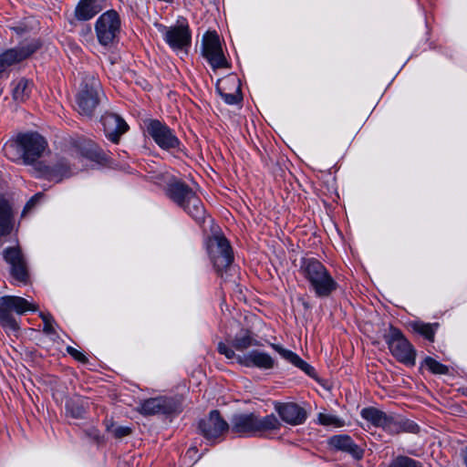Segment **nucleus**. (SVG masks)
I'll return each mask as SVG.
<instances>
[{"label": "nucleus", "mask_w": 467, "mask_h": 467, "mask_svg": "<svg viewBox=\"0 0 467 467\" xmlns=\"http://www.w3.org/2000/svg\"><path fill=\"white\" fill-rule=\"evenodd\" d=\"M105 7L106 0H80L75 8V16L79 21H88Z\"/></svg>", "instance_id": "nucleus-23"}, {"label": "nucleus", "mask_w": 467, "mask_h": 467, "mask_svg": "<svg viewBox=\"0 0 467 467\" xmlns=\"http://www.w3.org/2000/svg\"><path fill=\"white\" fill-rule=\"evenodd\" d=\"M384 339L391 355L400 363L413 367L416 362V349L405 337L400 329L390 326Z\"/></svg>", "instance_id": "nucleus-8"}, {"label": "nucleus", "mask_w": 467, "mask_h": 467, "mask_svg": "<svg viewBox=\"0 0 467 467\" xmlns=\"http://www.w3.org/2000/svg\"><path fill=\"white\" fill-rule=\"evenodd\" d=\"M227 83L234 88V92H225L219 84L216 86V91L226 104L235 105L242 100L239 80L236 78H232L227 80Z\"/></svg>", "instance_id": "nucleus-28"}, {"label": "nucleus", "mask_w": 467, "mask_h": 467, "mask_svg": "<svg viewBox=\"0 0 467 467\" xmlns=\"http://www.w3.org/2000/svg\"><path fill=\"white\" fill-rule=\"evenodd\" d=\"M13 229V213L9 202L0 196V238L10 234Z\"/></svg>", "instance_id": "nucleus-26"}, {"label": "nucleus", "mask_w": 467, "mask_h": 467, "mask_svg": "<svg viewBox=\"0 0 467 467\" xmlns=\"http://www.w3.org/2000/svg\"><path fill=\"white\" fill-rule=\"evenodd\" d=\"M206 246L215 271L222 278H224V273L234 261L230 243L223 235L215 234L208 238Z\"/></svg>", "instance_id": "nucleus-7"}, {"label": "nucleus", "mask_w": 467, "mask_h": 467, "mask_svg": "<svg viewBox=\"0 0 467 467\" xmlns=\"http://www.w3.org/2000/svg\"><path fill=\"white\" fill-rule=\"evenodd\" d=\"M328 444L337 451L348 453L355 460H361L364 456V449L356 444L348 435H334L329 438Z\"/></svg>", "instance_id": "nucleus-22"}, {"label": "nucleus", "mask_w": 467, "mask_h": 467, "mask_svg": "<svg viewBox=\"0 0 467 467\" xmlns=\"http://www.w3.org/2000/svg\"><path fill=\"white\" fill-rule=\"evenodd\" d=\"M159 31L166 44L175 51L188 48L192 43V33L186 20L178 21L175 26H159Z\"/></svg>", "instance_id": "nucleus-11"}, {"label": "nucleus", "mask_w": 467, "mask_h": 467, "mask_svg": "<svg viewBox=\"0 0 467 467\" xmlns=\"http://www.w3.org/2000/svg\"><path fill=\"white\" fill-rule=\"evenodd\" d=\"M47 147L46 140L36 132L20 133L9 140L3 148L4 153L12 161H22L32 164L39 159Z\"/></svg>", "instance_id": "nucleus-2"}, {"label": "nucleus", "mask_w": 467, "mask_h": 467, "mask_svg": "<svg viewBox=\"0 0 467 467\" xmlns=\"http://www.w3.org/2000/svg\"><path fill=\"white\" fill-rule=\"evenodd\" d=\"M41 317L44 322V325L46 324V322H54V319L50 315H41Z\"/></svg>", "instance_id": "nucleus-41"}, {"label": "nucleus", "mask_w": 467, "mask_h": 467, "mask_svg": "<svg viewBox=\"0 0 467 467\" xmlns=\"http://www.w3.org/2000/svg\"><path fill=\"white\" fill-rule=\"evenodd\" d=\"M464 463H465V465L467 467V451H466V454H465V457H464Z\"/></svg>", "instance_id": "nucleus-42"}, {"label": "nucleus", "mask_w": 467, "mask_h": 467, "mask_svg": "<svg viewBox=\"0 0 467 467\" xmlns=\"http://www.w3.org/2000/svg\"><path fill=\"white\" fill-rule=\"evenodd\" d=\"M439 327L438 323H415L413 326L414 330L424 337L427 340L433 342L435 333Z\"/></svg>", "instance_id": "nucleus-30"}, {"label": "nucleus", "mask_w": 467, "mask_h": 467, "mask_svg": "<svg viewBox=\"0 0 467 467\" xmlns=\"http://www.w3.org/2000/svg\"><path fill=\"white\" fill-rule=\"evenodd\" d=\"M424 364L434 374L445 375L449 372V368L447 366L440 363L431 357H427L424 359Z\"/></svg>", "instance_id": "nucleus-34"}, {"label": "nucleus", "mask_w": 467, "mask_h": 467, "mask_svg": "<svg viewBox=\"0 0 467 467\" xmlns=\"http://www.w3.org/2000/svg\"><path fill=\"white\" fill-rule=\"evenodd\" d=\"M220 354L225 356L228 359L235 358L236 361L247 368H258L260 369H272L275 365V359L267 353L260 350H252L244 355H237L223 342H220L217 347Z\"/></svg>", "instance_id": "nucleus-10"}, {"label": "nucleus", "mask_w": 467, "mask_h": 467, "mask_svg": "<svg viewBox=\"0 0 467 467\" xmlns=\"http://www.w3.org/2000/svg\"><path fill=\"white\" fill-rule=\"evenodd\" d=\"M67 351L76 360H78L83 364H86L88 362V358L86 357V355L84 353L80 352L79 350L76 349L75 348L68 346L67 348Z\"/></svg>", "instance_id": "nucleus-37"}, {"label": "nucleus", "mask_w": 467, "mask_h": 467, "mask_svg": "<svg viewBox=\"0 0 467 467\" xmlns=\"http://www.w3.org/2000/svg\"><path fill=\"white\" fill-rule=\"evenodd\" d=\"M81 154L85 158L98 163H106L109 157L100 147L92 141H88L81 148Z\"/></svg>", "instance_id": "nucleus-27"}, {"label": "nucleus", "mask_w": 467, "mask_h": 467, "mask_svg": "<svg viewBox=\"0 0 467 467\" xmlns=\"http://www.w3.org/2000/svg\"><path fill=\"white\" fill-rule=\"evenodd\" d=\"M67 414L74 419L85 417L86 410L79 400H69L66 402Z\"/></svg>", "instance_id": "nucleus-31"}, {"label": "nucleus", "mask_w": 467, "mask_h": 467, "mask_svg": "<svg viewBox=\"0 0 467 467\" xmlns=\"http://www.w3.org/2000/svg\"><path fill=\"white\" fill-rule=\"evenodd\" d=\"M146 129L148 134L161 149L170 150L180 147V140L164 122L159 119H149L146 121Z\"/></svg>", "instance_id": "nucleus-13"}, {"label": "nucleus", "mask_w": 467, "mask_h": 467, "mask_svg": "<svg viewBox=\"0 0 467 467\" xmlns=\"http://www.w3.org/2000/svg\"><path fill=\"white\" fill-rule=\"evenodd\" d=\"M4 258L10 265L12 276L19 283L26 284L29 280L27 265L19 247H8L3 252Z\"/></svg>", "instance_id": "nucleus-15"}, {"label": "nucleus", "mask_w": 467, "mask_h": 467, "mask_svg": "<svg viewBox=\"0 0 467 467\" xmlns=\"http://www.w3.org/2000/svg\"><path fill=\"white\" fill-rule=\"evenodd\" d=\"M41 196H42V195H41L40 193H37V194H36L35 196H33V197L30 199V201L26 203V209H30L31 207H33V206L35 205L36 202L39 198H41Z\"/></svg>", "instance_id": "nucleus-40"}, {"label": "nucleus", "mask_w": 467, "mask_h": 467, "mask_svg": "<svg viewBox=\"0 0 467 467\" xmlns=\"http://www.w3.org/2000/svg\"><path fill=\"white\" fill-rule=\"evenodd\" d=\"M104 96L100 81L94 75H85L76 95V109L85 117L93 116Z\"/></svg>", "instance_id": "nucleus-5"}, {"label": "nucleus", "mask_w": 467, "mask_h": 467, "mask_svg": "<svg viewBox=\"0 0 467 467\" xmlns=\"http://www.w3.org/2000/svg\"><path fill=\"white\" fill-rule=\"evenodd\" d=\"M105 425L107 431L111 432L116 439L124 438L131 433L130 428L126 426L115 427V424L112 420H107Z\"/></svg>", "instance_id": "nucleus-33"}, {"label": "nucleus", "mask_w": 467, "mask_h": 467, "mask_svg": "<svg viewBox=\"0 0 467 467\" xmlns=\"http://www.w3.org/2000/svg\"><path fill=\"white\" fill-rule=\"evenodd\" d=\"M100 122L106 137L113 143H118L120 137L129 130L127 122L113 112H105L101 116Z\"/></svg>", "instance_id": "nucleus-19"}, {"label": "nucleus", "mask_w": 467, "mask_h": 467, "mask_svg": "<svg viewBox=\"0 0 467 467\" xmlns=\"http://www.w3.org/2000/svg\"><path fill=\"white\" fill-rule=\"evenodd\" d=\"M121 31V20L116 10L110 9L99 16L95 23V32L99 43L104 47L112 46L118 41Z\"/></svg>", "instance_id": "nucleus-9"}, {"label": "nucleus", "mask_w": 467, "mask_h": 467, "mask_svg": "<svg viewBox=\"0 0 467 467\" xmlns=\"http://www.w3.org/2000/svg\"><path fill=\"white\" fill-rule=\"evenodd\" d=\"M54 322H46L43 327V332L47 336H57V332L53 327Z\"/></svg>", "instance_id": "nucleus-39"}, {"label": "nucleus", "mask_w": 467, "mask_h": 467, "mask_svg": "<svg viewBox=\"0 0 467 467\" xmlns=\"http://www.w3.org/2000/svg\"><path fill=\"white\" fill-rule=\"evenodd\" d=\"M281 427V420L274 413L264 417L255 412L237 413L230 423V431L239 437H262L278 431Z\"/></svg>", "instance_id": "nucleus-1"}, {"label": "nucleus", "mask_w": 467, "mask_h": 467, "mask_svg": "<svg viewBox=\"0 0 467 467\" xmlns=\"http://www.w3.org/2000/svg\"><path fill=\"white\" fill-rule=\"evenodd\" d=\"M318 422L324 426H331L332 425L335 427H342L344 425L343 420H341L337 417L331 415V414H326V413L318 414Z\"/></svg>", "instance_id": "nucleus-35"}, {"label": "nucleus", "mask_w": 467, "mask_h": 467, "mask_svg": "<svg viewBox=\"0 0 467 467\" xmlns=\"http://www.w3.org/2000/svg\"><path fill=\"white\" fill-rule=\"evenodd\" d=\"M39 47L40 42L37 39H33L16 47L5 50L0 54V66L2 69L5 71L7 67L27 58Z\"/></svg>", "instance_id": "nucleus-16"}, {"label": "nucleus", "mask_w": 467, "mask_h": 467, "mask_svg": "<svg viewBox=\"0 0 467 467\" xmlns=\"http://www.w3.org/2000/svg\"><path fill=\"white\" fill-rule=\"evenodd\" d=\"M13 99L17 102H25L31 95L34 83L26 78H20L13 83Z\"/></svg>", "instance_id": "nucleus-29"}, {"label": "nucleus", "mask_w": 467, "mask_h": 467, "mask_svg": "<svg viewBox=\"0 0 467 467\" xmlns=\"http://www.w3.org/2000/svg\"><path fill=\"white\" fill-rule=\"evenodd\" d=\"M396 424H397V433H400L402 431L417 433L420 430L419 425L417 423H415L413 420L404 419V418L400 417V415H397Z\"/></svg>", "instance_id": "nucleus-32"}, {"label": "nucleus", "mask_w": 467, "mask_h": 467, "mask_svg": "<svg viewBox=\"0 0 467 467\" xmlns=\"http://www.w3.org/2000/svg\"><path fill=\"white\" fill-rule=\"evenodd\" d=\"M33 303L21 296H5L0 297V325L7 333L16 334L19 324L14 314L21 316L27 311H35Z\"/></svg>", "instance_id": "nucleus-6"}, {"label": "nucleus", "mask_w": 467, "mask_h": 467, "mask_svg": "<svg viewBox=\"0 0 467 467\" xmlns=\"http://www.w3.org/2000/svg\"><path fill=\"white\" fill-rule=\"evenodd\" d=\"M232 347H230L234 351H244L251 347H258L261 346L258 340H256L254 337V334L249 329H241L235 337L233 338Z\"/></svg>", "instance_id": "nucleus-25"}, {"label": "nucleus", "mask_w": 467, "mask_h": 467, "mask_svg": "<svg viewBox=\"0 0 467 467\" xmlns=\"http://www.w3.org/2000/svg\"><path fill=\"white\" fill-rule=\"evenodd\" d=\"M389 467H422V465L411 458L400 456Z\"/></svg>", "instance_id": "nucleus-36"}, {"label": "nucleus", "mask_w": 467, "mask_h": 467, "mask_svg": "<svg viewBox=\"0 0 467 467\" xmlns=\"http://www.w3.org/2000/svg\"><path fill=\"white\" fill-rule=\"evenodd\" d=\"M273 349H275L284 359L287 360L295 367L300 368L309 377L314 378L316 376L315 368L304 361L295 352L284 348L282 346L277 344H271Z\"/></svg>", "instance_id": "nucleus-24"}, {"label": "nucleus", "mask_w": 467, "mask_h": 467, "mask_svg": "<svg viewBox=\"0 0 467 467\" xmlns=\"http://www.w3.org/2000/svg\"><path fill=\"white\" fill-rule=\"evenodd\" d=\"M39 175L47 180L59 182L73 174L70 164L64 159L58 160L53 165L36 164Z\"/></svg>", "instance_id": "nucleus-20"}, {"label": "nucleus", "mask_w": 467, "mask_h": 467, "mask_svg": "<svg viewBox=\"0 0 467 467\" xmlns=\"http://www.w3.org/2000/svg\"><path fill=\"white\" fill-rule=\"evenodd\" d=\"M175 410L172 400L165 397L150 398L140 402L138 411L146 416L170 414Z\"/></svg>", "instance_id": "nucleus-21"}, {"label": "nucleus", "mask_w": 467, "mask_h": 467, "mask_svg": "<svg viewBox=\"0 0 467 467\" xmlns=\"http://www.w3.org/2000/svg\"><path fill=\"white\" fill-rule=\"evenodd\" d=\"M202 54L213 69L229 67L223 53L219 36L215 31H208L203 35Z\"/></svg>", "instance_id": "nucleus-12"}, {"label": "nucleus", "mask_w": 467, "mask_h": 467, "mask_svg": "<svg viewBox=\"0 0 467 467\" xmlns=\"http://www.w3.org/2000/svg\"><path fill=\"white\" fill-rule=\"evenodd\" d=\"M201 434L210 442L216 443L222 436L230 431V425L216 410H212L208 417L201 420L198 424Z\"/></svg>", "instance_id": "nucleus-14"}, {"label": "nucleus", "mask_w": 467, "mask_h": 467, "mask_svg": "<svg viewBox=\"0 0 467 467\" xmlns=\"http://www.w3.org/2000/svg\"><path fill=\"white\" fill-rule=\"evenodd\" d=\"M85 434H86L88 438H90V439H92V440H94V441H98V442L100 441V435H99V431H98L97 429H95V428H91V429L86 430V431H85Z\"/></svg>", "instance_id": "nucleus-38"}, {"label": "nucleus", "mask_w": 467, "mask_h": 467, "mask_svg": "<svg viewBox=\"0 0 467 467\" xmlns=\"http://www.w3.org/2000/svg\"><path fill=\"white\" fill-rule=\"evenodd\" d=\"M274 409L281 420L291 426L301 425L307 419L306 410L295 402H275Z\"/></svg>", "instance_id": "nucleus-18"}, {"label": "nucleus", "mask_w": 467, "mask_h": 467, "mask_svg": "<svg viewBox=\"0 0 467 467\" xmlns=\"http://www.w3.org/2000/svg\"><path fill=\"white\" fill-rule=\"evenodd\" d=\"M167 195L190 215L196 223L202 225L206 219V211L196 192L185 182L172 180L167 185Z\"/></svg>", "instance_id": "nucleus-3"}, {"label": "nucleus", "mask_w": 467, "mask_h": 467, "mask_svg": "<svg viewBox=\"0 0 467 467\" xmlns=\"http://www.w3.org/2000/svg\"><path fill=\"white\" fill-rule=\"evenodd\" d=\"M299 272L317 297H328L337 288L328 270L316 258H302Z\"/></svg>", "instance_id": "nucleus-4"}, {"label": "nucleus", "mask_w": 467, "mask_h": 467, "mask_svg": "<svg viewBox=\"0 0 467 467\" xmlns=\"http://www.w3.org/2000/svg\"><path fill=\"white\" fill-rule=\"evenodd\" d=\"M360 415L373 426L382 428L391 434H397L396 418L398 414L387 413L377 408L368 407L361 410Z\"/></svg>", "instance_id": "nucleus-17"}]
</instances>
